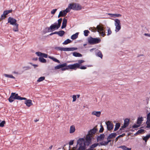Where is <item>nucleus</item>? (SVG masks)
<instances>
[{
  "instance_id": "1",
  "label": "nucleus",
  "mask_w": 150,
  "mask_h": 150,
  "mask_svg": "<svg viewBox=\"0 0 150 150\" xmlns=\"http://www.w3.org/2000/svg\"><path fill=\"white\" fill-rule=\"evenodd\" d=\"M97 131V129L95 128L91 130L88 132V134L86 135L85 139L83 138L79 139L77 141L76 146L71 149L70 148L69 150H85L86 146H88L91 143L93 136Z\"/></svg>"
},
{
  "instance_id": "2",
  "label": "nucleus",
  "mask_w": 150,
  "mask_h": 150,
  "mask_svg": "<svg viewBox=\"0 0 150 150\" xmlns=\"http://www.w3.org/2000/svg\"><path fill=\"white\" fill-rule=\"evenodd\" d=\"M8 23H9L10 24L13 25V30L14 31H18V25L16 23V20L12 18L9 17L8 18Z\"/></svg>"
},
{
  "instance_id": "3",
  "label": "nucleus",
  "mask_w": 150,
  "mask_h": 150,
  "mask_svg": "<svg viewBox=\"0 0 150 150\" xmlns=\"http://www.w3.org/2000/svg\"><path fill=\"white\" fill-rule=\"evenodd\" d=\"M69 7L70 9L76 11H79L82 9V6L79 4L73 3L70 4Z\"/></svg>"
},
{
  "instance_id": "4",
  "label": "nucleus",
  "mask_w": 150,
  "mask_h": 150,
  "mask_svg": "<svg viewBox=\"0 0 150 150\" xmlns=\"http://www.w3.org/2000/svg\"><path fill=\"white\" fill-rule=\"evenodd\" d=\"M100 145L101 146H106L107 145V144L106 142L104 141L100 142L99 143H94L92 144L89 149H86V150H94L95 148L96 147L98 146H100Z\"/></svg>"
},
{
  "instance_id": "5",
  "label": "nucleus",
  "mask_w": 150,
  "mask_h": 150,
  "mask_svg": "<svg viewBox=\"0 0 150 150\" xmlns=\"http://www.w3.org/2000/svg\"><path fill=\"white\" fill-rule=\"evenodd\" d=\"M88 43L91 45H94L100 43L101 40L99 38H93L91 37L88 39Z\"/></svg>"
},
{
  "instance_id": "6",
  "label": "nucleus",
  "mask_w": 150,
  "mask_h": 150,
  "mask_svg": "<svg viewBox=\"0 0 150 150\" xmlns=\"http://www.w3.org/2000/svg\"><path fill=\"white\" fill-rule=\"evenodd\" d=\"M19 99V96L18 94H16L15 93H12L8 98V100L10 103L13 102L15 100Z\"/></svg>"
},
{
  "instance_id": "7",
  "label": "nucleus",
  "mask_w": 150,
  "mask_h": 150,
  "mask_svg": "<svg viewBox=\"0 0 150 150\" xmlns=\"http://www.w3.org/2000/svg\"><path fill=\"white\" fill-rule=\"evenodd\" d=\"M115 31L116 32L119 31L121 28L120 21L118 19L116 18L115 20Z\"/></svg>"
},
{
  "instance_id": "8",
  "label": "nucleus",
  "mask_w": 150,
  "mask_h": 150,
  "mask_svg": "<svg viewBox=\"0 0 150 150\" xmlns=\"http://www.w3.org/2000/svg\"><path fill=\"white\" fill-rule=\"evenodd\" d=\"M55 49L57 50L64 51H72L75 50V48L74 47L63 48L60 47H56L55 48Z\"/></svg>"
},
{
  "instance_id": "9",
  "label": "nucleus",
  "mask_w": 150,
  "mask_h": 150,
  "mask_svg": "<svg viewBox=\"0 0 150 150\" xmlns=\"http://www.w3.org/2000/svg\"><path fill=\"white\" fill-rule=\"evenodd\" d=\"M97 31L103 37H104L105 35V31H104L103 28L100 25H97Z\"/></svg>"
},
{
  "instance_id": "10",
  "label": "nucleus",
  "mask_w": 150,
  "mask_h": 150,
  "mask_svg": "<svg viewBox=\"0 0 150 150\" xmlns=\"http://www.w3.org/2000/svg\"><path fill=\"white\" fill-rule=\"evenodd\" d=\"M12 10H6L4 11L3 13L1 15V17L0 18V20H2L4 19L6 17V16L7 15L8 13H11L12 11Z\"/></svg>"
},
{
  "instance_id": "11",
  "label": "nucleus",
  "mask_w": 150,
  "mask_h": 150,
  "mask_svg": "<svg viewBox=\"0 0 150 150\" xmlns=\"http://www.w3.org/2000/svg\"><path fill=\"white\" fill-rule=\"evenodd\" d=\"M80 65L77 63L74 64H71L68 66L69 69L76 70L79 67Z\"/></svg>"
},
{
  "instance_id": "12",
  "label": "nucleus",
  "mask_w": 150,
  "mask_h": 150,
  "mask_svg": "<svg viewBox=\"0 0 150 150\" xmlns=\"http://www.w3.org/2000/svg\"><path fill=\"white\" fill-rule=\"evenodd\" d=\"M106 124L107 126V128L108 130L110 131L113 129V125L112 123L108 121L106 122Z\"/></svg>"
},
{
  "instance_id": "13",
  "label": "nucleus",
  "mask_w": 150,
  "mask_h": 150,
  "mask_svg": "<svg viewBox=\"0 0 150 150\" xmlns=\"http://www.w3.org/2000/svg\"><path fill=\"white\" fill-rule=\"evenodd\" d=\"M129 120L128 119H125L124 121V125L123 126L121 127L120 129L121 130L122 128H125V127H127L129 124Z\"/></svg>"
},
{
  "instance_id": "14",
  "label": "nucleus",
  "mask_w": 150,
  "mask_h": 150,
  "mask_svg": "<svg viewBox=\"0 0 150 150\" xmlns=\"http://www.w3.org/2000/svg\"><path fill=\"white\" fill-rule=\"evenodd\" d=\"M24 100V103H32V100H27L26 98L21 97L19 96V100Z\"/></svg>"
},
{
  "instance_id": "15",
  "label": "nucleus",
  "mask_w": 150,
  "mask_h": 150,
  "mask_svg": "<svg viewBox=\"0 0 150 150\" xmlns=\"http://www.w3.org/2000/svg\"><path fill=\"white\" fill-rule=\"evenodd\" d=\"M36 54L38 56L41 57H44L45 58H47V54L42 53L40 52H36Z\"/></svg>"
},
{
  "instance_id": "16",
  "label": "nucleus",
  "mask_w": 150,
  "mask_h": 150,
  "mask_svg": "<svg viewBox=\"0 0 150 150\" xmlns=\"http://www.w3.org/2000/svg\"><path fill=\"white\" fill-rule=\"evenodd\" d=\"M67 65L66 63H64L58 65L57 66L54 67V69L55 70L60 69L66 66Z\"/></svg>"
},
{
  "instance_id": "17",
  "label": "nucleus",
  "mask_w": 150,
  "mask_h": 150,
  "mask_svg": "<svg viewBox=\"0 0 150 150\" xmlns=\"http://www.w3.org/2000/svg\"><path fill=\"white\" fill-rule=\"evenodd\" d=\"M57 25L53 24L52 25L48 28V30H50V31H52L53 30H54V29L55 28H56L57 29H58L59 28H57Z\"/></svg>"
},
{
  "instance_id": "18",
  "label": "nucleus",
  "mask_w": 150,
  "mask_h": 150,
  "mask_svg": "<svg viewBox=\"0 0 150 150\" xmlns=\"http://www.w3.org/2000/svg\"><path fill=\"white\" fill-rule=\"evenodd\" d=\"M67 20L65 18H64L63 19L62 23V25L61 27L62 29H63L65 28L67 25Z\"/></svg>"
},
{
  "instance_id": "19",
  "label": "nucleus",
  "mask_w": 150,
  "mask_h": 150,
  "mask_svg": "<svg viewBox=\"0 0 150 150\" xmlns=\"http://www.w3.org/2000/svg\"><path fill=\"white\" fill-rule=\"evenodd\" d=\"M105 136L104 134H101L100 136H98L97 138V139L98 141L103 140L104 137Z\"/></svg>"
},
{
  "instance_id": "20",
  "label": "nucleus",
  "mask_w": 150,
  "mask_h": 150,
  "mask_svg": "<svg viewBox=\"0 0 150 150\" xmlns=\"http://www.w3.org/2000/svg\"><path fill=\"white\" fill-rule=\"evenodd\" d=\"M92 114L95 115L98 117H99L101 115V112L100 111H93L92 113Z\"/></svg>"
},
{
  "instance_id": "21",
  "label": "nucleus",
  "mask_w": 150,
  "mask_h": 150,
  "mask_svg": "<svg viewBox=\"0 0 150 150\" xmlns=\"http://www.w3.org/2000/svg\"><path fill=\"white\" fill-rule=\"evenodd\" d=\"M75 130L76 129L74 125H72L70 126L69 130V133L70 134H72L75 132Z\"/></svg>"
},
{
  "instance_id": "22",
  "label": "nucleus",
  "mask_w": 150,
  "mask_h": 150,
  "mask_svg": "<svg viewBox=\"0 0 150 150\" xmlns=\"http://www.w3.org/2000/svg\"><path fill=\"white\" fill-rule=\"evenodd\" d=\"M67 14L64 11H60L58 17L59 18L60 17H64L66 16Z\"/></svg>"
},
{
  "instance_id": "23",
  "label": "nucleus",
  "mask_w": 150,
  "mask_h": 150,
  "mask_svg": "<svg viewBox=\"0 0 150 150\" xmlns=\"http://www.w3.org/2000/svg\"><path fill=\"white\" fill-rule=\"evenodd\" d=\"M117 136V134L115 133H112L110 134L108 137V139H112L114 138Z\"/></svg>"
},
{
  "instance_id": "24",
  "label": "nucleus",
  "mask_w": 150,
  "mask_h": 150,
  "mask_svg": "<svg viewBox=\"0 0 150 150\" xmlns=\"http://www.w3.org/2000/svg\"><path fill=\"white\" fill-rule=\"evenodd\" d=\"M79 33H76L75 34L72 35L71 37V38L72 40H75L78 38Z\"/></svg>"
},
{
  "instance_id": "25",
  "label": "nucleus",
  "mask_w": 150,
  "mask_h": 150,
  "mask_svg": "<svg viewBox=\"0 0 150 150\" xmlns=\"http://www.w3.org/2000/svg\"><path fill=\"white\" fill-rule=\"evenodd\" d=\"M73 55L74 56L76 57H81L82 56V55L81 54L77 52H74L73 54Z\"/></svg>"
},
{
  "instance_id": "26",
  "label": "nucleus",
  "mask_w": 150,
  "mask_h": 150,
  "mask_svg": "<svg viewBox=\"0 0 150 150\" xmlns=\"http://www.w3.org/2000/svg\"><path fill=\"white\" fill-rule=\"evenodd\" d=\"M49 58L52 60L54 61L57 62L58 63H60V61L57 59L51 56H49Z\"/></svg>"
},
{
  "instance_id": "27",
  "label": "nucleus",
  "mask_w": 150,
  "mask_h": 150,
  "mask_svg": "<svg viewBox=\"0 0 150 150\" xmlns=\"http://www.w3.org/2000/svg\"><path fill=\"white\" fill-rule=\"evenodd\" d=\"M119 148H121L123 150H131V148H129L125 146H121L119 147Z\"/></svg>"
},
{
  "instance_id": "28",
  "label": "nucleus",
  "mask_w": 150,
  "mask_h": 150,
  "mask_svg": "<svg viewBox=\"0 0 150 150\" xmlns=\"http://www.w3.org/2000/svg\"><path fill=\"white\" fill-rule=\"evenodd\" d=\"M150 137V134H149L148 135H147L146 136L144 137L143 138V139L146 142L147 141V140L149 139Z\"/></svg>"
},
{
  "instance_id": "29",
  "label": "nucleus",
  "mask_w": 150,
  "mask_h": 150,
  "mask_svg": "<svg viewBox=\"0 0 150 150\" xmlns=\"http://www.w3.org/2000/svg\"><path fill=\"white\" fill-rule=\"evenodd\" d=\"M62 18H60L58 20V24L57 25V28H59L60 26H61V24L62 23Z\"/></svg>"
},
{
  "instance_id": "30",
  "label": "nucleus",
  "mask_w": 150,
  "mask_h": 150,
  "mask_svg": "<svg viewBox=\"0 0 150 150\" xmlns=\"http://www.w3.org/2000/svg\"><path fill=\"white\" fill-rule=\"evenodd\" d=\"M39 60L40 62L42 63H46V60L43 57H39Z\"/></svg>"
},
{
  "instance_id": "31",
  "label": "nucleus",
  "mask_w": 150,
  "mask_h": 150,
  "mask_svg": "<svg viewBox=\"0 0 150 150\" xmlns=\"http://www.w3.org/2000/svg\"><path fill=\"white\" fill-rule=\"evenodd\" d=\"M65 33V32L63 30H61L58 31V35L60 36H62Z\"/></svg>"
},
{
  "instance_id": "32",
  "label": "nucleus",
  "mask_w": 150,
  "mask_h": 150,
  "mask_svg": "<svg viewBox=\"0 0 150 150\" xmlns=\"http://www.w3.org/2000/svg\"><path fill=\"white\" fill-rule=\"evenodd\" d=\"M120 126V124L119 123H117L115 125V127L114 129V131H117Z\"/></svg>"
},
{
  "instance_id": "33",
  "label": "nucleus",
  "mask_w": 150,
  "mask_h": 150,
  "mask_svg": "<svg viewBox=\"0 0 150 150\" xmlns=\"http://www.w3.org/2000/svg\"><path fill=\"white\" fill-rule=\"evenodd\" d=\"M71 42V41L69 39H68L67 40L64 41L63 43V44L64 45H67Z\"/></svg>"
},
{
  "instance_id": "34",
  "label": "nucleus",
  "mask_w": 150,
  "mask_h": 150,
  "mask_svg": "<svg viewBox=\"0 0 150 150\" xmlns=\"http://www.w3.org/2000/svg\"><path fill=\"white\" fill-rule=\"evenodd\" d=\"M143 121V118L142 117H139L137 120V123L140 124Z\"/></svg>"
},
{
  "instance_id": "35",
  "label": "nucleus",
  "mask_w": 150,
  "mask_h": 150,
  "mask_svg": "<svg viewBox=\"0 0 150 150\" xmlns=\"http://www.w3.org/2000/svg\"><path fill=\"white\" fill-rule=\"evenodd\" d=\"M4 75L7 78H14V77L12 75H8L6 74H4Z\"/></svg>"
},
{
  "instance_id": "36",
  "label": "nucleus",
  "mask_w": 150,
  "mask_h": 150,
  "mask_svg": "<svg viewBox=\"0 0 150 150\" xmlns=\"http://www.w3.org/2000/svg\"><path fill=\"white\" fill-rule=\"evenodd\" d=\"M97 55L98 56L100 57L101 59L103 57V55L101 52L100 51L98 52L97 53Z\"/></svg>"
},
{
  "instance_id": "37",
  "label": "nucleus",
  "mask_w": 150,
  "mask_h": 150,
  "mask_svg": "<svg viewBox=\"0 0 150 150\" xmlns=\"http://www.w3.org/2000/svg\"><path fill=\"white\" fill-rule=\"evenodd\" d=\"M45 79V77L44 76H42L40 77L39 78L38 80H37L38 82H40L43 80H44Z\"/></svg>"
},
{
  "instance_id": "38",
  "label": "nucleus",
  "mask_w": 150,
  "mask_h": 150,
  "mask_svg": "<svg viewBox=\"0 0 150 150\" xmlns=\"http://www.w3.org/2000/svg\"><path fill=\"white\" fill-rule=\"evenodd\" d=\"M89 31L88 30H85L84 31V35L86 36H87L88 35V33Z\"/></svg>"
},
{
  "instance_id": "39",
  "label": "nucleus",
  "mask_w": 150,
  "mask_h": 150,
  "mask_svg": "<svg viewBox=\"0 0 150 150\" xmlns=\"http://www.w3.org/2000/svg\"><path fill=\"white\" fill-rule=\"evenodd\" d=\"M150 121V112L148 114L147 116V121L146 122H149Z\"/></svg>"
},
{
  "instance_id": "40",
  "label": "nucleus",
  "mask_w": 150,
  "mask_h": 150,
  "mask_svg": "<svg viewBox=\"0 0 150 150\" xmlns=\"http://www.w3.org/2000/svg\"><path fill=\"white\" fill-rule=\"evenodd\" d=\"M144 132V130L143 129H140L137 131V134L142 133Z\"/></svg>"
},
{
  "instance_id": "41",
  "label": "nucleus",
  "mask_w": 150,
  "mask_h": 150,
  "mask_svg": "<svg viewBox=\"0 0 150 150\" xmlns=\"http://www.w3.org/2000/svg\"><path fill=\"white\" fill-rule=\"evenodd\" d=\"M71 9H70V8L68 7V8H67L66 9L64 10V11H65V13L67 14V13H68L70 11Z\"/></svg>"
},
{
  "instance_id": "42",
  "label": "nucleus",
  "mask_w": 150,
  "mask_h": 150,
  "mask_svg": "<svg viewBox=\"0 0 150 150\" xmlns=\"http://www.w3.org/2000/svg\"><path fill=\"white\" fill-rule=\"evenodd\" d=\"M5 123V121H2L1 123H0V127H3L4 126V125Z\"/></svg>"
},
{
  "instance_id": "43",
  "label": "nucleus",
  "mask_w": 150,
  "mask_h": 150,
  "mask_svg": "<svg viewBox=\"0 0 150 150\" xmlns=\"http://www.w3.org/2000/svg\"><path fill=\"white\" fill-rule=\"evenodd\" d=\"M65 67H66L65 68H64V67H63L61 68V70L62 71H65L66 70L69 69V68L68 67V66L67 65L66 66H65Z\"/></svg>"
},
{
  "instance_id": "44",
  "label": "nucleus",
  "mask_w": 150,
  "mask_h": 150,
  "mask_svg": "<svg viewBox=\"0 0 150 150\" xmlns=\"http://www.w3.org/2000/svg\"><path fill=\"white\" fill-rule=\"evenodd\" d=\"M122 15L120 14H114V18L118 17H121Z\"/></svg>"
},
{
  "instance_id": "45",
  "label": "nucleus",
  "mask_w": 150,
  "mask_h": 150,
  "mask_svg": "<svg viewBox=\"0 0 150 150\" xmlns=\"http://www.w3.org/2000/svg\"><path fill=\"white\" fill-rule=\"evenodd\" d=\"M146 123L147 125L146 127L150 128V121L149 122H146Z\"/></svg>"
},
{
  "instance_id": "46",
  "label": "nucleus",
  "mask_w": 150,
  "mask_h": 150,
  "mask_svg": "<svg viewBox=\"0 0 150 150\" xmlns=\"http://www.w3.org/2000/svg\"><path fill=\"white\" fill-rule=\"evenodd\" d=\"M57 10V9H53L51 11V13L53 15L55 13Z\"/></svg>"
},
{
  "instance_id": "47",
  "label": "nucleus",
  "mask_w": 150,
  "mask_h": 150,
  "mask_svg": "<svg viewBox=\"0 0 150 150\" xmlns=\"http://www.w3.org/2000/svg\"><path fill=\"white\" fill-rule=\"evenodd\" d=\"M112 33V31L110 30V29L109 28H108V34L107 35H110Z\"/></svg>"
},
{
  "instance_id": "48",
  "label": "nucleus",
  "mask_w": 150,
  "mask_h": 150,
  "mask_svg": "<svg viewBox=\"0 0 150 150\" xmlns=\"http://www.w3.org/2000/svg\"><path fill=\"white\" fill-rule=\"evenodd\" d=\"M72 98H73V102H74L76 100V96L75 95H74L72 96Z\"/></svg>"
},
{
  "instance_id": "49",
  "label": "nucleus",
  "mask_w": 150,
  "mask_h": 150,
  "mask_svg": "<svg viewBox=\"0 0 150 150\" xmlns=\"http://www.w3.org/2000/svg\"><path fill=\"white\" fill-rule=\"evenodd\" d=\"M85 61L83 60H80L78 61V64H79V65H80V64H81L82 63H83Z\"/></svg>"
},
{
  "instance_id": "50",
  "label": "nucleus",
  "mask_w": 150,
  "mask_h": 150,
  "mask_svg": "<svg viewBox=\"0 0 150 150\" xmlns=\"http://www.w3.org/2000/svg\"><path fill=\"white\" fill-rule=\"evenodd\" d=\"M78 68H79L81 69H86V67L84 66L80 67Z\"/></svg>"
},
{
  "instance_id": "51",
  "label": "nucleus",
  "mask_w": 150,
  "mask_h": 150,
  "mask_svg": "<svg viewBox=\"0 0 150 150\" xmlns=\"http://www.w3.org/2000/svg\"><path fill=\"white\" fill-rule=\"evenodd\" d=\"M25 105L26 107H25V108H28V107H30V106L32 105L33 104H25Z\"/></svg>"
},
{
  "instance_id": "52",
  "label": "nucleus",
  "mask_w": 150,
  "mask_h": 150,
  "mask_svg": "<svg viewBox=\"0 0 150 150\" xmlns=\"http://www.w3.org/2000/svg\"><path fill=\"white\" fill-rule=\"evenodd\" d=\"M103 130H104L103 127V126L102 125H101V127L100 129L99 132H100V133L102 132H103Z\"/></svg>"
},
{
  "instance_id": "53",
  "label": "nucleus",
  "mask_w": 150,
  "mask_h": 150,
  "mask_svg": "<svg viewBox=\"0 0 150 150\" xmlns=\"http://www.w3.org/2000/svg\"><path fill=\"white\" fill-rule=\"evenodd\" d=\"M107 141L106 142L108 145L109 142H111V140L110 139H108V137L107 138Z\"/></svg>"
},
{
  "instance_id": "54",
  "label": "nucleus",
  "mask_w": 150,
  "mask_h": 150,
  "mask_svg": "<svg viewBox=\"0 0 150 150\" xmlns=\"http://www.w3.org/2000/svg\"><path fill=\"white\" fill-rule=\"evenodd\" d=\"M74 144V141L73 140H71L69 143V145H72Z\"/></svg>"
},
{
  "instance_id": "55",
  "label": "nucleus",
  "mask_w": 150,
  "mask_h": 150,
  "mask_svg": "<svg viewBox=\"0 0 150 150\" xmlns=\"http://www.w3.org/2000/svg\"><path fill=\"white\" fill-rule=\"evenodd\" d=\"M125 133H123L122 134L119 135L118 136L120 138V137H123L125 136Z\"/></svg>"
},
{
  "instance_id": "56",
  "label": "nucleus",
  "mask_w": 150,
  "mask_h": 150,
  "mask_svg": "<svg viewBox=\"0 0 150 150\" xmlns=\"http://www.w3.org/2000/svg\"><path fill=\"white\" fill-rule=\"evenodd\" d=\"M108 15L109 16H110L111 17H114V14H112L110 13H108Z\"/></svg>"
},
{
  "instance_id": "57",
  "label": "nucleus",
  "mask_w": 150,
  "mask_h": 150,
  "mask_svg": "<svg viewBox=\"0 0 150 150\" xmlns=\"http://www.w3.org/2000/svg\"><path fill=\"white\" fill-rule=\"evenodd\" d=\"M97 28H94L92 30V32H95L97 31Z\"/></svg>"
},
{
  "instance_id": "58",
  "label": "nucleus",
  "mask_w": 150,
  "mask_h": 150,
  "mask_svg": "<svg viewBox=\"0 0 150 150\" xmlns=\"http://www.w3.org/2000/svg\"><path fill=\"white\" fill-rule=\"evenodd\" d=\"M133 127V128H137L139 127V126L138 125H134Z\"/></svg>"
},
{
  "instance_id": "59",
  "label": "nucleus",
  "mask_w": 150,
  "mask_h": 150,
  "mask_svg": "<svg viewBox=\"0 0 150 150\" xmlns=\"http://www.w3.org/2000/svg\"><path fill=\"white\" fill-rule=\"evenodd\" d=\"M120 138L119 137V136H117L115 139V142H116L117 141L118 139H119Z\"/></svg>"
},
{
  "instance_id": "60",
  "label": "nucleus",
  "mask_w": 150,
  "mask_h": 150,
  "mask_svg": "<svg viewBox=\"0 0 150 150\" xmlns=\"http://www.w3.org/2000/svg\"><path fill=\"white\" fill-rule=\"evenodd\" d=\"M144 35H145L146 36H148L149 37H150V34L145 33L144 34Z\"/></svg>"
},
{
  "instance_id": "61",
  "label": "nucleus",
  "mask_w": 150,
  "mask_h": 150,
  "mask_svg": "<svg viewBox=\"0 0 150 150\" xmlns=\"http://www.w3.org/2000/svg\"><path fill=\"white\" fill-rule=\"evenodd\" d=\"M53 33H54V34H56L58 35V32L56 31L54 32H53Z\"/></svg>"
},
{
  "instance_id": "62",
  "label": "nucleus",
  "mask_w": 150,
  "mask_h": 150,
  "mask_svg": "<svg viewBox=\"0 0 150 150\" xmlns=\"http://www.w3.org/2000/svg\"><path fill=\"white\" fill-rule=\"evenodd\" d=\"M52 146H53L52 145H51L50 146L49 148V149H51L52 147Z\"/></svg>"
},
{
  "instance_id": "63",
  "label": "nucleus",
  "mask_w": 150,
  "mask_h": 150,
  "mask_svg": "<svg viewBox=\"0 0 150 150\" xmlns=\"http://www.w3.org/2000/svg\"><path fill=\"white\" fill-rule=\"evenodd\" d=\"M77 98H79L80 97V95H77Z\"/></svg>"
},
{
  "instance_id": "64",
  "label": "nucleus",
  "mask_w": 150,
  "mask_h": 150,
  "mask_svg": "<svg viewBox=\"0 0 150 150\" xmlns=\"http://www.w3.org/2000/svg\"><path fill=\"white\" fill-rule=\"evenodd\" d=\"M53 34H54V33H50V35H53Z\"/></svg>"
}]
</instances>
